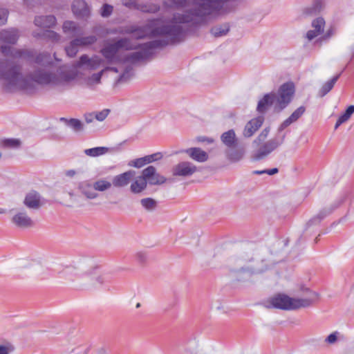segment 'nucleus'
I'll list each match as a JSON object with an SVG mask.
<instances>
[{
    "label": "nucleus",
    "mask_w": 354,
    "mask_h": 354,
    "mask_svg": "<svg viewBox=\"0 0 354 354\" xmlns=\"http://www.w3.org/2000/svg\"><path fill=\"white\" fill-rule=\"evenodd\" d=\"M95 111L91 113H87L84 114V119L87 123L92 122L95 118Z\"/></svg>",
    "instance_id": "052dcab7"
},
{
    "label": "nucleus",
    "mask_w": 354,
    "mask_h": 354,
    "mask_svg": "<svg viewBox=\"0 0 354 354\" xmlns=\"http://www.w3.org/2000/svg\"><path fill=\"white\" fill-rule=\"evenodd\" d=\"M80 47L77 42H75V39L72 40L69 45L65 48L66 53L68 56L73 57L78 52V48Z\"/></svg>",
    "instance_id": "79ce46f5"
},
{
    "label": "nucleus",
    "mask_w": 354,
    "mask_h": 354,
    "mask_svg": "<svg viewBox=\"0 0 354 354\" xmlns=\"http://www.w3.org/2000/svg\"><path fill=\"white\" fill-rule=\"evenodd\" d=\"M325 21L322 17H318L313 21L312 27L313 30H310L306 33V37L308 40H313L324 32Z\"/></svg>",
    "instance_id": "aec40b11"
},
{
    "label": "nucleus",
    "mask_w": 354,
    "mask_h": 354,
    "mask_svg": "<svg viewBox=\"0 0 354 354\" xmlns=\"http://www.w3.org/2000/svg\"><path fill=\"white\" fill-rule=\"evenodd\" d=\"M307 295L305 298H292L284 294H277L270 298L266 302V307L283 310H293L300 308H307L318 301L319 295L306 288Z\"/></svg>",
    "instance_id": "7ed1b4c3"
},
{
    "label": "nucleus",
    "mask_w": 354,
    "mask_h": 354,
    "mask_svg": "<svg viewBox=\"0 0 354 354\" xmlns=\"http://www.w3.org/2000/svg\"><path fill=\"white\" fill-rule=\"evenodd\" d=\"M19 39V32L16 28L4 29L0 32V41L15 44Z\"/></svg>",
    "instance_id": "4be33fe9"
},
{
    "label": "nucleus",
    "mask_w": 354,
    "mask_h": 354,
    "mask_svg": "<svg viewBox=\"0 0 354 354\" xmlns=\"http://www.w3.org/2000/svg\"><path fill=\"white\" fill-rule=\"evenodd\" d=\"M264 118L262 116L253 118L250 120L245 126L243 135L245 138L252 137L254 133L261 127Z\"/></svg>",
    "instance_id": "a211bd4d"
},
{
    "label": "nucleus",
    "mask_w": 354,
    "mask_h": 354,
    "mask_svg": "<svg viewBox=\"0 0 354 354\" xmlns=\"http://www.w3.org/2000/svg\"><path fill=\"white\" fill-rule=\"evenodd\" d=\"M279 172V169L277 168H272L270 169H266V173L268 175H274Z\"/></svg>",
    "instance_id": "69168bd1"
},
{
    "label": "nucleus",
    "mask_w": 354,
    "mask_h": 354,
    "mask_svg": "<svg viewBox=\"0 0 354 354\" xmlns=\"http://www.w3.org/2000/svg\"><path fill=\"white\" fill-rule=\"evenodd\" d=\"M86 262L83 261L75 266H65L59 274L61 278L69 281H73L77 278L87 277L91 280L92 284L94 286L97 284L102 285L107 280V277L104 274H98L95 269L89 270L86 269Z\"/></svg>",
    "instance_id": "20e7f679"
},
{
    "label": "nucleus",
    "mask_w": 354,
    "mask_h": 354,
    "mask_svg": "<svg viewBox=\"0 0 354 354\" xmlns=\"http://www.w3.org/2000/svg\"><path fill=\"white\" fill-rule=\"evenodd\" d=\"M113 11V6L108 3H104L101 8L100 9V14L102 17L107 18L111 15Z\"/></svg>",
    "instance_id": "c03bdc74"
},
{
    "label": "nucleus",
    "mask_w": 354,
    "mask_h": 354,
    "mask_svg": "<svg viewBox=\"0 0 354 354\" xmlns=\"http://www.w3.org/2000/svg\"><path fill=\"white\" fill-rule=\"evenodd\" d=\"M60 120L64 122L67 126L70 127L76 132L80 131L83 129V124L78 119L71 118L68 120L64 118H61Z\"/></svg>",
    "instance_id": "2f4dec72"
},
{
    "label": "nucleus",
    "mask_w": 354,
    "mask_h": 354,
    "mask_svg": "<svg viewBox=\"0 0 354 354\" xmlns=\"http://www.w3.org/2000/svg\"><path fill=\"white\" fill-rule=\"evenodd\" d=\"M131 71H132L131 67H130V66L127 67L125 69V71L121 75H120L117 82L121 83V82L127 81L131 75Z\"/></svg>",
    "instance_id": "3c124183"
},
{
    "label": "nucleus",
    "mask_w": 354,
    "mask_h": 354,
    "mask_svg": "<svg viewBox=\"0 0 354 354\" xmlns=\"http://www.w3.org/2000/svg\"><path fill=\"white\" fill-rule=\"evenodd\" d=\"M56 18L53 15L37 16L34 19L36 26L42 28H50L56 24Z\"/></svg>",
    "instance_id": "b1692460"
},
{
    "label": "nucleus",
    "mask_w": 354,
    "mask_h": 354,
    "mask_svg": "<svg viewBox=\"0 0 354 354\" xmlns=\"http://www.w3.org/2000/svg\"><path fill=\"white\" fill-rule=\"evenodd\" d=\"M228 1L194 0L195 8L183 14H174L171 24L162 26L151 31V36H164L165 39H156L138 45L140 50L126 55L122 59V63L136 64L146 60L153 55V49L182 41L185 36V30L182 24H191L194 26L205 24L207 17L218 14Z\"/></svg>",
    "instance_id": "f257e3e1"
},
{
    "label": "nucleus",
    "mask_w": 354,
    "mask_h": 354,
    "mask_svg": "<svg viewBox=\"0 0 354 354\" xmlns=\"http://www.w3.org/2000/svg\"><path fill=\"white\" fill-rule=\"evenodd\" d=\"M286 134L285 133L278 131L277 134L272 139L265 142L255 153L254 158L255 160H259L271 152L277 149L284 142Z\"/></svg>",
    "instance_id": "0eeeda50"
},
{
    "label": "nucleus",
    "mask_w": 354,
    "mask_h": 354,
    "mask_svg": "<svg viewBox=\"0 0 354 354\" xmlns=\"http://www.w3.org/2000/svg\"><path fill=\"white\" fill-rule=\"evenodd\" d=\"M345 113L351 116V115L354 113V105L349 106L346 110Z\"/></svg>",
    "instance_id": "774afa93"
},
{
    "label": "nucleus",
    "mask_w": 354,
    "mask_h": 354,
    "mask_svg": "<svg viewBox=\"0 0 354 354\" xmlns=\"http://www.w3.org/2000/svg\"><path fill=\"white\" fill-rule=\"evenodd\" d=\"M135 257L139 263H144L147 259V255L143 252H138L136 254Z\"/></svg>",
    "instance_id": "bf43d9fd"
},
{
    "label": "nucleus",
    "mask_w": 354,
    "mask_h": 354,
    "mask_svg": "<svg viewBox=\"0 0 354 354\" xmlns=\"http://www.w3.org/2000/svg\"><path fill=\"white\" fill-rule=\"evenodd\" d=\"M135 174V171L129 170L126 172L115 176L112 179L111 183L115 187H124L129 185Z\"/></svg>",
    "instance_id": "f3484780"
},
{
    "label": "nucleus",
    "mask_w": 354,
    "mask_h": 354,
    "mask_svg": "<svg viewBox=\"0 0 354 354\" xmlns=\"http://www.w3.org/2000/svg\"><path fill=\"white\" fill-rule=\"evenodd\" d=\"M145 158L146 159L147 163L149 164V163L153 162L154 161L159 160L162 159V154L160 152H157V153L149 155V156H145Z\"/></svg>",
    "instance_id": "864d4df0"
},
{
    "label": "nucleus",
    "mask_w": 354,
    "mask_h": 354,
    "mask_svg": "<svg viewBox=\"0 0 354 354\" xmlns=\"http://www.w3.org/2000/svg\"><path fill=\"white\" fill-rule=\"evenodd\" d=\"M102 71H104V73L105 71H112V72H114V73H118V69L116 67H113V66H106L104 69H102Z\"/></svg>",
    "instance_id": "338daca9"
},
{
    "label": "nucleus",
    "mask_w": 354,
    "mask_h": 354,
    "mask_svg": "<svg viewBox=\"0 0 354 354\" xmlns=\"http://www.w3.org/2000/svg\"><path fill=\"white\" fill-rule=\"evenodd\" d=\"M122 3L124 6L135 10L138 4L137 0H122Z\"/></svg>",
    "instance_id": "4d7b16f0"
},
{
    "label": "nucleus",
    "mask_w": 354,
    "mask_h": 354,
    "mask_svg": "<svg viewBox=\"0 0 354 354\" xmlns=\"http://www.w3.org/2000/svg\"><path fill=\"white\" fill-rule=\"evenodd\" d=\"M295 92V84L292 82L283 84L277 94L274 111L280 112L291 102Z\"/></svg>",
    "instance_id": "423d86ee"
},
{
    "label": "nucleus",
    "mask_w": 354,
    "mask_h": 354,
    "mask_svg": "<svg viewBox=\"0 0 354 354\" xmlns=\"http://www.w3.org/2000/svg\"><path fill=\"white\" fill-rule=\"evenodd\" d=\"M230 28L227 25L214 26L211 29V33L216 37L225 35Z\"/></svg>",
    "instance_id": "ea45409f"
},
{
    "label": "nucleus",
    "mask_w": 354,
    "mask_h": 354,
    "mask_svg": "<svg viewBox=\"0 0 354 354\" xmlns=\"http://www.w3.org/2000/svg\"><path fill=\"white\" fill-rule=\"evenodd\" d=\"M277 94L274 92L267 93L259 101L257 110L259 113H264L268 109L276 103Z\"/></svg>",
    "instance_id": "dca6fc26"
},
{
    "label": "nucleus",
    "mask_w": 354,
    "mask_h": 354,
    "mask_svg": "<svg viewBox=\"0 0 354 354\" xmlns=\"http://www.w3.org/2000/svg\"><path fill=\"white\" fill-rule=\"evenodd\" d=\"M13 225L19 228H29L34 225V222L24 209L16 211L11 218Z\"/></svg>",
    "instance_id": "4468645a"
},
{
    "label": "nucleus",
    "mask_w": 354,
    "mask_h": 354,
    "mask_svg": "<svg viewBox=\"0 0 354 354\" xmlns=\"http://www.w3.org/2000/svg\"><path fill=\"white\" fill-rule=\"evenodd\" d=\"M185 152L189 155V156L198 162H204L208 159V154L201 148L192 147L185 150Z\"/></svg>",
    "instance_id": "5701e85b"
},
{
    "label": "nucleus",
    "mask_w": 354,
    "mask_h": 354,
    "mask_svg": "<svg viewBox=\"0 0 354 354\" xmlns=\"http://www.w3.org/2000/svg\"><path fill=\"white\" fill-rule=\"evenodd\" d=\"M324 6V3L323 0H315L313 6L310 8H307L305 10V12L307 15H313L316 14L321 11Z\"/></svg>",
    "instance_id": "e433bc0d"
},
{
    "label": "nucleus",
    "mask_w": 354,
    "mask_h": 354,
    "mask_svg": "<svg viewBox=\"0 0 354 354\" xmlns=\"http://www.w3.org/2000/svg\"><path fill=\"white\" fill-rule=\"evenodd\" d=\"M147 184L150 185H160L167 181V178L156 171V169L153 166H148L142 171Z\"/></svg>",
    "instance_id": "f8f14e48"
},
{
    "label": "nucleus",
    "mask_w": 354,
    "mask_h": 354,
    "mask_svg": "<svg viewBox=\"0 0 354 354\" xmlns=\"http://www.w3.org/2000/svg\"><path fill=\"white\" fill-rule=\"evenodd\" d=\"M0 50L4 56L11 57L13 59H23L29 62H32L37 55L32 50L15 48L9 46H1Z\"/></svg>",
    "instance_id": "1a4fd4ad"
},
{
    "label": "nucleus",
    "mask_w": 354,
    "mask_h": 354,
    "mask_svg": "<svg viewBox=\"0 0 354 354\" xmlns=\"http://www.w3.org/2000/svg\"><path fill=\"white\" fill-rule=\"evenodd\" d=\"M63 31L65 33L71 34L75 36L79 33V26L73 21H66L63 24Z\"/></svg>",
    "instance_id": "c85d7f7f"
},
{
    "label": "nucleus",
    "mask_w": 354,
    "mask_h": 354,
    "mask_svg": "<svg viewBox=\"0 0 354 354\" xmlns=\"http://www.w3.org/2000/svg\"><path fill=\"white\" fill-rule=\"evenodd\" d=\"M77 189L87 199H95L99 196L95 191L94 185L87 180L80 182L78 184Z\"/></svg>",
    "instance_id": "6ab92c4d"
},
{
    "label": "nucleus",
    "mask_w": 354,
    "mask_h": 354,
    "mask_svg": "<svg viewBox=\"0 0 354 354\" xmlns=\"http://www.w3.org/2000/svg\"><path fill=\"white\" fill-rule=\"evenodd\" d=\"M103 73H104V71H101L97 73H93L91 76L90 80L95 82V83L98 84L100 82V80H101Z\"/></svg>",
    "instance_id": "13d9d810"
},
{
    "label": "nucleus",
    "mask_w": 354,
    "mask_h": 354,
    "mask_svg": "<svg viewBox=\"0 0 354 354\" xmlns=\"http://www.w3.org/2000/svg\"><path fill=\"white\" fill-rule=\"evenodd\" d=\"M306 108L301 106L297 108L287 119H286L279 127L278 131L279 133L282 132L286 128L290 126L292 123L297 121L299 118L304 113Z\"/></svg>",
    "instance_id": "412c9836"
},
{
    "label": "nucleus",
    "mask_w": 354,
    "mask_h": 354,
    "mask_svg": "<svg viewBox=\"0 0 354 354\" xmlns=\"http://www.w3.org/2000/svg\"><path fill=\"white\" fill-rule=\"evenodd\" d=\"M140 203L145 209L149 211L154 209L157 206L156 201L151 198H142Z\"/></svg>",
    "instance_id": "37998d69"
},
{
    "label": "nucleus",
    "mask_w": 354,
    "mask_h": 354,
    "mask_svg": "<svg viewBox=\"0 0 354 354\" xmlns=\"http://www.w3.org/2000/svg\"><path fill=\"white\" fill-rule=\"evenodd\" d=\"M89 62H91V58L86 55H82L78 62H76L75 66L77 68H80L83 66H86L87 68H88Z\"/></svg>",
    "instance_id": "49530a36"
},
{
    "label": "nucleus",
    "mask_w": 354,
    "mask_h": 354,
    "mask_svg": "<svg viewBox=\"0 0 354 354\" xmlns=\"http://www.w3.org/2000/svg\"><path fill=\"white\" fill-rule=\"evenodd\" d=\"M97 37L95 35H89L75 39V42H77L80 47L88 46L95 44Z\"/></svg>",
    "instance_id": "f704fd0d"
},
{
    "label": "nucleus",
    "mask_w": 354,
    "mask_h": 354,
    "mask_svg": "<svg viewBox=\"0 0 354 354\" xmlns=\"http://www.w3.org/2000/svg\"><path fill=\"white\" fill-rule=\"evenodd\" d=\"M120 50L116 43L107 44L100 50L101 54L105 58L106 63L109 64L122 63V59L118 55Z\"/></svg>",
    "instance_id": "9b49d317"
},
{
    "label": "nucleus",
    "mask_w": 354,
    "mask_h": 354,
    "mask_svg": "<svg viewBox=\"0 0 354 354\" xmlns=\"http://www.w3.org/2000/svg\"><path fill=\"white\" fill-rule=\"evenodd\" d=\"M71 9L77 19L87 21L91 15V7L84 0H74Z\"/></svg>",
    "instance_id": "9d476101"
},
{
    "label": "nucleus",
    "mask_w": 354,
    "mask_h": 354,
    "mask_svg": "<svg viewBox=\"0 0 354 354\" xmlns=\"http://www.w3.org/2000/svg\"><path fill=\"white\" fill-rule=\"evenodd\" d=\"M0 146L6 149H18L21 146V140L17 138H6L1 140Z\"/></svg>",
    "instance_id": "7c9ffc66"
},
{
    "label": "nucleus",
    "mask_w": 354,
    "mask_h": 354,
    "mask_svg": "<svg viewBox=\"0 0 354 354\" xmlns=\"http://www.w3.org/2000/svg\"><path fill=\"white\" fill-rule=\"evenodd\" d=\"M32 70L26 75L22 73V66L14 63L10 64V72L6 79L15 90H28L34 88V84L41 86L53 85L55 72L53 62L49 53H39L32 60Z\"/></svg>",
    "instance_id": "f03ea898"
},
{
    "label": "nucleus",
    "mask_w": 354,
    "mask_h": 354,
    "mask_svg": "<svg viewBox=\"0 0 354 354\" xmlns=\"http://www.w3.org/2000/svg\"><path fill=\"white\" fill-rule=\"evenodd\" d=\"M147 164L145 158L142 157L131 160L129 163V165L136 168H140Z\"/></svg>",
    "instance_id": "de8ad7c7"
},
{
    "label": "nucleus",
    "mask_w": 354,
    "mask_h": 354,
    "mask_svg": "<svg viewBox=\"0 0 354 354\" xmlns=\"http://www.w3.org/2000/svg\"><path fill=\"white\" fill-rule=\"evenodd\" d=\"M12 349L10 346L0 344V354H10Z\"/></svg>",
    "instance_id": "680f3d73"
},
{
    "label": "nucleus",
    "mask_w": 354,
    "mask_h": 354,
    "mask_svg": "<svg viewBox=\"0 0 354 354\" xmlns=\"http://www.w3.org/2000/svg\"><path fill=\"white\" fill-rule=\"evenodd\" d=\"M46 0H23L24 5L28 8H32L37 6L41 5Z\"/></svg>",
    "instance_id": "09e8293b"
},
{
    "label": "nucleus",
    "mask_w": 354,
    "mask_h": 354,
    "mask_svg": "<svg viewBox=\"0 0 354 354\" xmlns=\"http://www.w3.org/2000/svg\"><path fill=\"white\" fill-rule=\"evenodd\" d=\"M270 129L268 128L264 129L258 137L254 140V143L260 144L263 142L268 137Z\"/></svg>",
    "instance_id": "603ef678"
},
{
    "label": "nucleus",
    "mask_w": 354,
    "mask_h": 354,
    "mask_svg": "<svg viewBox=\"0 0 354 354\" xmlns=\"http://www.w3.org/2000/svg\"><path fill=\"white\" fill-rule=\"evenodd\" d=\"M76 73L72 70H67L65 67H61L55 73V81L53 85H64L76 77Z\"/></svg>",
    "instance_id": "2eb2a0df"
},
{
    "label": "nucleus",
    "mask_w": 354,
    "mask_h": 354,
    "mask_svg": "<svg viewBox=\"0 0 354 354\" xmlns=\"http://www.w3.org/2000/svg\"><path fill=\"white\" fill-rule=\"evenodd\" d=\"M197 171V167L193 163L188 161H183L172 168V174L174 176L187 177L191 176Z\"/></svg>",
    "instance_id": "ddd939ff"
},
{
    "label": "nucleus",
    "mask_w": 354,
    "mask_h": 354,
    "mask_svg": "<svg viewBox=\"0 0 354 354\" xmlns=\"http://www.w3.org/2000/svg\"><path fill=\"white\" fill-rule=\"evenodd\" d=\"M34 37H41L48 39L52 41H58L60 39L59 34L53 30H45L43 32L41 35L39 34L33 33Z\"/></svg>",
    "instance_id": "58836bf2"
},
{
    "label": "nucleus",
    "mask_w": 354,
    "mask_h": 354,
    "mask_svg": "<svg viewBox=\"0 0 354 354\" xmlns=\"http://www.w3.org/2000/svg\"><path fill=\"white\" fill-rule=\"evenodd\" d=\"M221 141L226 147L227 158L232 161L236 162L240 160L243 156V151L238 149L239 140L236 138L235 131L230 129L221 136Z\"/></svg>",
    "instance_id": "39448f33"
},
{
    "label": "nucleus",
    "mask_w": 354,
    "mask_h": 354,
    "mask_svg": "<svg viewBox=\"0 0 354 354\" xmlns=\"http://www.w3.org/2000/svg\"><path fill=\"white\" fill-rule=\"evenodd\" d=\"M8 10L6 8H0V26L4 25L7 22Z\"/></svg>",
    "instance_id": "5fc2aeb1"
},
{
    "label": "nucleus",
    "mask_w": 354,
    "mask_h": 354,
    "mask_svg": "<svg viewBox=\"0 0 354 354\" xmlns=\"http://www.w3.org/2000/svg\"><path fill=\"white\" fill-rule=\"evenodd\" d=\"M109 151V149L104 147H97L84 150V153L88 156L96 157Z\"/></svg>",
    "instance_id": "72a5a7b5"
},
{
    "label": "nucleus",
    "mask_w": 354,
    "mask_h": 354,
    "mask_svg": "<svg viewBox=\"0 0 354 354\" xmlns=\"http://www.w3.org/2000/svg\"><path fill=\"white\" fill-rule=\"evenodd\" d=\"M158 19H153L151 21H149L147 25L145 26H131L126 27L123 31L124 33L126 34H133L134 37L136 39H143L146 37H154L155 36H151V31L155 29L158 28V27H156L157 25V22L158 21ZM160 26L159 28H160Z\"/></svg>",
    "instance_id": "6e6552de"
},
{
    "label": "nucleus",
    "mask_w": 354,
    "mask_h": 354,
    "mask_svg": "<svg viewBox=\"0 0 354 354\" xmlns=\"http://www.w3.org/2000/svg\"><path fill=\"white\" fill-rule=\"evenodd\" d=\"M341 73L334 76L331 80L327 81L323 84L322 88L319 91V96L322 97L329 93L333 88L335 84L340 77Z\"/></svg>",
    "instance_id": "bb28decb"
},
{
    "label": "nucleus",
    "mask_w": 354,
    "mask_h": 354,
    "mask_svg": "<svg viewBox=\"0 0 354 354\" xmlns=\"http://www.w3.org/2000/svg\"><path fill=\"white\" fill-rule=\"evenodd\" d=\"M136 10L142 12L156 13L160 10V6L152 3H138Z\"/></svg>",
    "instance_id": "cd10ccee"
},
{
    "label": "nucleus",
    "mask_w": 354,
    "mask_h": 354,
    "mask_svg": "<svg viewBox=\"0 0 354 354\" xmlns=\"http://www.w3.org/2000/svg\"><path fill=\"white\" fill-rule=\"evenodd\" d=\"M109 113L110 110L108 109H103L101 111H95V118L100 122H102L106 119Z\"/></svg>",
    "instance_id": "8fccbe9b"
},
{
    "label": "nucleus",
    "mask_w": 354,
    "mask_h": 354,
    "mask_svg": "<svg viewBox=\"0 0 354 354\" xmlns=\"http://www.w3.org/2000/svg\"><path fill=\"white\" fill-rule=\"evenodd\" d=\"M185 351L189 354H198V342L195 338L187 341L185 345Z\"/></svg>",
    "instance_id": "a19ab883"
},
{
    "label": "nucleus",
    "mask_w": 354,
    "mask_h": 354,
    "mask_svg": "<svg viewBox=\"0 0 354 354\" xmlns=\"http://www.w3.org/2000/svg\"><path fill=\"white\" fill-rule=\"evenodd\" d=\"M333 209H324L321 210L316 216L310 219L308 223V225H313L314 223H319L322 219H324L326 216L329 215L332 212Z\"/></svg>",
    "instance_id": "4c0bfd02"
},
{
    "label": "nucleus",
    "mask_w": 354,
    "mask_h": 354,
    "mask_svg": "<svg viewBox=\"0 0 354 354\" xmlns=\"http://www.w3.org/2000/svg\"><path fill=\"white\" fill-rule=\"evenodd\" d=\"M103 62V59L97 55L91 57V62H89L88 69L95 70Z\"/></svg>",
    "instance_id": "a18cd8bd"
},
{
    "label": "nucleus",
    "mask_w": 354,
    "mask_h": 354,
    "mask_svg": "<svg viewBox=\"0 0 354 354\" xmlns=\"http://www.w3.org/2000/svg\"><path fill=\"white\" fill-rule=\"evenodd\" d=\"M339 333L337 331H335L333 333L330 334L325 339V342L329 344H333L335 343L337 340V335Z\"/></svg>",
    "instance_id": "6e6d98bb"
},
{
    "label": "nucleus",
    "mask_w": 354,
    "mask_h": 354,
    "mask_svg": "<svg viewBox=\"0 0 354 354\" xmlns=\"http://www.w3.org/2000/svg\"><path fill=\"white\" fill-rule=\"evenodd\" d=\"M188 0H165L163 6L167 8H183L187 6Z\"/></svg>",
    "instance_id": "c756f323"
},
{
    "label": "nucleus",
    "mask_w": 354,
    "mask_h": 354,
    "mask_svg": "<svg viewBox=\"0 0 354 354\" xmlns=\"http://www.w3.org/2000/svg\"><path fill=\"white\" fill-rule=\"evenodd\" d=\"M95 191L105 192L109 190L111 186V182L106 180L105 178H100L93 183Z\"/></svg>",
    "instance_id": "c9c22d12"
},
{
    "label": "nucleus",
    "mask_w": 354,
    "mask_h": 354,
    "mask_svg": "<svg viewBox=\"0 0 354 354\" xmlns=\"http://www.w3.org/2000/svg\"><path fill=\"white\" fill-rule=\"evenodd\" d=\"M115 43L120 50H130L138 48V46L133 44L129 38H121L115 41Z\"/></svg>",
    "instance_id": "473e14b6"
},
{
    "label": "nucleus",
    "mask_w": 354,
    "mask_h": 354,
    "mask_svg": "<svg viewBox=\"0 0 354 354\" xmlns=\"http://www.w3.org/2000/svg\"><path fill=\"white\" fill-rule=\"evenodd\" d=\"M24 204L30 209H39L41 206L39 194L36 192L27 194L24 200Z\"/></svg>",
    "instance_id": "393cba45"
},
{
    "label": "nucleus",
    "mask_w": 354,
    "mask_h": 354,
    "mask_svg": "<svg viewBox=\"0 0 354 354\" xmlns=\"http://www.w3.org/2000/svg\"><path fill=\"white\" fill-rule=\"evenodd\" d=\"M334 34V30L331 28L327 30L326 34L322 37V39L326 40L330 38Z\"/></svg>",
    "instance_id": "0e129e2a"
},
{
    "label": "nucleus",
    "mask_w": 354,
    "mask_h": 354,
    "mask_svg": "<svg viewBox=\"0 0 354 354\" xmlns=\"http://www.w3.org/2000/svg\"><path fill=\"white\" fill-rule=\"evenodd\" d=\"M147 182L142 174L131 183L130 190L133 194H140L147 188Z\"/></svg>",
    "instance_id": "a878e982"
},
{
    "label": "nucleus",
    "mask_w": 354,
    "mask_h": 354,
    "mask_svg": "<svg viewBox=\"0 0 354 354\" xmlns=\"http://www.w3.org/2000/svg\"><path fill=\"white\" fill-rule=\"evenodd\" d=\"M347 121V119H346L343 115H340L337 122H336V124L335 125V129H337L342 124L346 122Z\"/></svg>",
    "instance_id": "e2e57ef3"
}]
</instances>
